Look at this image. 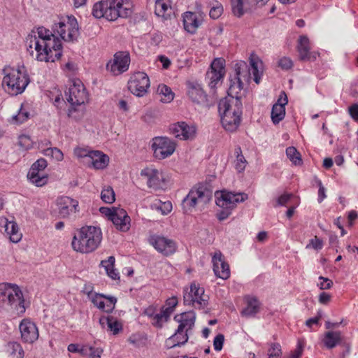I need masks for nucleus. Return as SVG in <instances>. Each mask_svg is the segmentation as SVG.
I'll list each match as a JSON object with an SVG mask.
<instances>
[{
	"instance_id": "obj_1",
	"label": "nucleus",
	"mask_w": 358,
	"mask_h": 358,
	"mask_svg": "<svg viewBox=\"0 0 358 358\" xmlns=\"http://www.w3.org/2000/svg\"><path fill=\"white\" fill-rule=\"evenodd\" d=\"M79 27L74 16H67L66 19L56 22L52 31L43 27L31 31L26 38L27 50L40 62H54L62 56V43L56 36L64 41L74 42L79 36Z\"/></svg>"
},
{
	"instance_id": "obj_2",
	"label": "nucleus",
	"mask_w": 358,
	"mask_h": 358,
	"mask_svg": "<svg viewBox=\"0 0 358 358\" xmlns=\"http://www.w3.org/2000/svg\"><path fill=\"white\" fill-rule=\"evenodd\" d=\"M234 88V85H230L228 96L222 99L218 103L222 124L231 132L235 131L239 127L242 114V102L239 96L233 95Z\"/></svg>"
},
{
	"instance_id": "obj_3",
	"label": "nucleus",
	"mask_w": 358,
	"mask_h": 358,
	"mask_svg": "<svg viewBox=\"0 0 358 358\" xmlns=\"http://www.w3.org/2000/svg\"><path fill=\"white\" fill-rule=\"evenodd\" d=\"M25 310L24 299L20 287L15 284H0V313L20 317Z\"/></svg>"
},
{
	"instance_id": "obj_4",
	"label": "nucleus",
	"mask_w": 358,
	"mask_h": 358,
	"mask_svg": "<svg viewBox=\"0 0 358 358\" xmlns=\"http://www.w3.org/2000/svg\"><path fill=\"white\" fill-rule=\"evenodd\" d=\"M102 240L100 228L94 226H85L74 235L71 245L73 249L80 253H90L94 251Z\"/></svg>"
},
{
	"instance_id": "obj_5",
	"label": "nucleus",
	"mask_w": 358,
	"mask_h": 358,
	"mask_svg": "<svg viewBox=\"0 0 358 358\" xmlns=\"http://www.w3.org/2000/svg\"><path fill=\"white\" fill-rule=\"evenodd\" d=\"M131 10L124 6L123 0H103L96 3L92 8V15L99 19L105 17L114 21L118 17L126 18L131 15Z\"/></svg>"
},
{
	"instance_id": "obj_6",
	"label": "nucleus",
	"mask_w": 358,
	"mask_h": 358,
	"mask_svg": "<svg viewBox=\"0 0 358 358\" xmlns=\"http://www.w3.org/2000/svg\"><path fill=\"white\" fill-rule=\"evenodd\" d=\"M4 76L2 85L11 95L22 93L29 83V78L25 71L19 69L6 67L3 70Z\"/></svg>"
},
{
	"instance_id": "obj_7",
	"label": "nucleus",
	"mask_w": 358,
	"mask_h": 358,
	"mask_svg": "<svg viewBox=\"0 0 358 358\" xmlns=\"http://www.w3.org/2000/svg\"><path fill=\"white\" fill-rule=\"evenodd\" d=\"M212 196V191L206 185L200 184L195 185L182 200L183 208L187 211L195 208L197 205H205L210 201Z\"/></svg>"
},
{
	"instance_id": "obj_8",
	"label": "nucleus",
	"mask_w": 358,
	"mask_h": 358,
	"mask_svg": "<svg viewBox=\"0 0 358 358\" xmlns=\"http://www.w3.org/2000/svg\"><path fill=\"white\" fill-rule=\"evenodd\" d=\"M206 296L204 295L203 287L193 283L189 290H184L183 300L185 305L192 306L196 308H203L207 306Z\"/></svg>"
},
{
	"instance_id": "obj_9",
	"label": "nucleus",
	"mask_w": 358,
	"mask_h": 358,
	"mask_svg": "<svg viewBox=\"0 0 358 358\" xmlns=\"http://www.w3.org/2000/svg\"><path fill=\"white\" fill-rule=\"evenodd\" d=\"M130 55L127 51H119L106 64V69L113 76H119L128 71L130 64Z\"/></svg>"
},
{
	"instance_id": "obj_10",
	"label": "nucleus",
	"mask_w": 358,
	"mask_h": 358,
	"mask_svg": "<svg viewBox=\"0 0 358 358\" xmlns=\"http://www.w3.org/2000/svg\"><path fill=\"white\" fill-rule=\"evenodd\" d=\"M152 148L156 159H164L172 155L176 150V143L167 137L158 136L153 138Z\"/></svg>"
},
{
	"instance_id": "obj_11",
	"label": "nucleus",
	"mask_w": 358,
	"mask_h": 358,
	"mask_svg": "<svg viewBox=\"0 0 358 358\" xmlns=\"http://www.w3.org/2000/svg\"><path fill=\"white\" fill-rule=\"evenodd\" d=\"M150 86L149 77L144 72H136L128 81V89L134 95L143 96Z\"/></svg>"
},
{
	"instance_id": "obj_12",
	"label": "nucleus",
	"mask_w": 358,
	"mask_h": 358,
	"mask_svg": "<svg viewBox=\"0 0 358 358\" xmlns=\"http://www.w3.org/2000/svg\"><path fill=\"white\" fill-rule=\"evenodd\" d=\"M67 101L71 106H82L87 100V93L85 88L80 80L72 81V85L65 92Z\"/></svg>"
},
{
	"instance_id": "obj_13",
	"label": "nucleus",
	"mask_w": 358,
	"mask_h": 358,
	"mask_svg": "<svg viewBox=\"0 0 358 358\" xmlns=\"http://www.w3.org/2000/svg\"><path fill=\"white\" fill-rule=\"evenodd\" d=\"M216 204L223 208L233 210L238 203L243 202L248 196L244 193H233L227 191H222L216 195Z\"/></svg>"
},
{
	"instance_id": "obj_14",
	"label": "nucleus",
	"mask_w": 358,
	"mask_h": 358,
	"mask_svg": "<svg viewBox=\"0 0 358 358\" xmlns=\"http://www.w3.org/2000/svg\"><path fill=\"white\" fill-rule=\"evenodd\" d=\"M141 176L147 180V185L149 188L159 190L166 187L164 173L156 169L146 167L141 171Z\"/></svg>"
},
{
	"instance_id": "obj_15",
	"label": "nucleus",
	"mask_w": 358,
	"mask_h": 358,
	"mask_svg": "<svg viewBox=\"0 0 358 358\" xmlns=\"http://www.w3.org/2000/svg\"><path fill=\"white\" fill-rule=\"evenodd\" d=\"M149 243L164 256L172 255L177 250L176 243L165 236L153 235L150 236Z\"/></svg>"
},
{
	"instance_id": "obj_16",
	"label": "nucleus",
	"mask_w": 358,
	"mask_h": 358,
	"mask_svg": "<svg viewBox=\"0 0 358 358\" xmlns=\"http://www.w3.org/2000/svg\"><path fill=\"white\" fill-rule=\"evenodd\" d=\"M224 60L217 58L213 61L210 69L206 73V78L209 80L208 85L215 88L224 75Z\"/></svg>"
},
{
	"instance_id": "obj_17",
	"label": "nucleus",
	"mask_w": 358,
	"mask_h": 358,
	"mask_svg": "<svg viewBox=\"0 0 358 358\" xmlns=\"http://www.w3.org/2000/svg\"><path fill=\"white\" fill-rule=\"evenodd\" d=\"M21 338L24 343H33L39 336L38 329L36 324L30 319H23L19 325Z\"/></svg>"
},
{
	"instance_id": "obj_18",
	"label": "nucleus",
	"mask_w": 358,
	"mask_h": 358,
	"mask_svg": "<svg viewBox=\"0 0 358 358\" xmlns=\"http://www.w3.org/2000/svg\"><path fill=\"white\" fill-rule=\"evenodd\" d=\"M59 216L61 218H68L78 211V202L69 196L59 197L56 201Z\"/></svg>"
},
{
	"instance_id": "obj_19",
	"label": "nucleus",
	"mask_w": 358,
	"mask_h": 358,
	"mask_svg": "<svg viewBox=\"0 0 358 358\" xmlns=\"http://www.w3.org/2000/svg\"><path fill=\"white\" fill-rule=\"evenodd\" d=\"M87 296L96 307L107 313L111 312L114 309L117 302V299L114 296H106L92 292H89Z\"/></svg>"
},
{
	"instance_id": "obj_20",
	"label": "nucleus",
	"mask_w": 358,
	"mask_h": 358,
	"mask_svg": "<svg viewBox=\"0 0 358 358\" xmlns=\"http://www.w3.org/2000/svg\"><path fill=\"white\" fill-rule=\"evenodd\" d=\"M170 130L176 138L185 141L192 139L196 134L195 127L185 122H179L173 124Z\"/></svg>"
},
{
	"instance_id": "obj_21",
	"label": "nucleus",
	"mask_w": 358,
	"mask_h": 358,
	"mask_svg": "<svg viewBox=\"0 0 358 358\" xmlns=\"http://www.w3.org/2000/svg\"><path fill=\"white\" fill-rule=\"evenodd\" d=\"M212 262L215 275L223 280L228 279L230 276L229 266L224 260L221 252H215L213 257Z\"/></svg>"
},
{
	"instance_id": "obj_22",
	"label": "nucleus",
	"mask_w": 358,
	"mask_h": 358,
	"mask_svg": "<svg viewBox=\"0 0 358 358\" xmlns=\"http://www.w3.org/2000/svg\"><path fill=\"white\" fill-rule=\"evenodd\" d=\"M110 221L115 228L120 231L127 232L130 229L131 218L123 208H118L115 213V215L111 217Z\"/></svg>"
},
{
	"instance_id": "obj_23",
	"label": "nucleus",
	"mask_w": 358,
	"mask_h": 358,
	"mask_svg": "<svg viewBox=\"0 0 358 358\" xmlns=\"http://www.w3.org/2000/svg\"><path fill=\"white\" fill-rule=\"evenodd\" d=\"M174 320L179 323L178 332L184 330L189 332L195 324L196 314L194 311H187L174 317Z\"/></svg>"
},
{
	"instance_id": "obj_24",
	"label": "nucleus",
	"mask_w": 358,
	"mask_h": 358,
	"mask_svg": "<svg viewBox=\"0 0 358 358\" xmlns=\"http://www.w3.org/2000/svg\"><path fill=\"white\" fill-rule=\"evenodd\" d=\"M297 50L300 60L310 61L316 59L317 54L311 53L310 51V41L308 37L305 36H300L298 42Z\"/></svg>"
},
{
	"instance_id": "obj_25",
	"label": "nucleus",
	"mask_w": 358,
	"mask_h": 358,
	"mask_svg": "<svg viewBox=\"0 0 358 358\" xmlns=\"http://www.w3.org/2000/svg\"><path fill=\"white\" fill-rule=\"evenodd\" d=\"M287 103V98L285 94V97L282 99L280 97L273 107L271 110V120L273 124H278L281 120H283L285 115V106Z\"/></svg>"
},
{
	"instance_id": "obj_26",
	"label": "nucleus",
	"mask_w": 358,
	"mask_h": 358,
	"mask_svg": "<svg viewBox=\"0 0 358 358\" xmlns=\"http://www.w3.org/2000/svg\"><path fill=\"white\" fill-rule=\"evenodd\" d=\"M188 96L189 99L196 104L201 106L208 105L207 96L199 85L189 87Z\"/></svg>"
},
{
	"instance_id": "obj_27",
	"label": "nucleus",
	"mask_w": 358,
	"mask_h": 358,
	"mask_svg": "<svg viewBox=\"0 0 358 358\" xmlns=\"http://www.w3.org/2000/svg\"><path fill=\"white\" fill-rule=\"evenodd\" d=\"M89 163L96 169H103L109 162L108 157L100 151H91L89 153Z\"/></svg>"
},
{
	"instance_id": "obj_28",
	"label": "nucleus",
	"mask_w": 358,
	"mask_h": 358,
	"mask_svg": "<svg viewBox=\"0 0 358 358\" xmlns=\"http://www.w3.org/2000/svg\"><path fill=\"white\" fill-rule=\"evenodd\" d=\"M343 341V336L339 331H329L324 333L322 343L327 349H333L340 345Z\"/></svg>"
},
{
	"instance_id": "obj_29",
	"label": "nucleus",
	"mask_w": 358,
	"mask_h": 358,
	"mask_svg": "<svg viewBox=\"0 0 358 358\" xmlns=\"http://www.w3.org/2000/svg\"><path fill=\"white\" fill-rule=\"evenodd\" d=\"M189 339L188 332L184 330L178 332V329L176 330L174 334L170 336L166 341V346L168 348H173L177 346L185 345Z\"/></svg>"
},
{
	"instance_id": "obj_30",
	"label": "nucleus",
	"mask_w": 358,
	"mask_h": 358,
	"mask_svg": "<svg viewBox=\"0 0 358 358\" xmlns=\"http://www.w3.org/2000/svg\"><path fill=\"white\" fill-rule=\"evenodd\" d=\"M183 25L185 29L190 33H196L200 25V22L196 13L192 12H186L183 15Z\"/></svg>"
},
{
	"instance_id": "obj_31",
	"label": "nucleus",
	"mask_w": 358,
	"mask_h": 358,
	"mask_svg": "<svg viewBox=\"0 0 358 358\" xmlns=\"http://www.w3.org/2000/svg\"><path fill=\"white\" fill-rule=\"evenodd\" d=\"M5 231L11 242L17 243L21 241L22 234L15 222L7 221L5 225Z\"/></svg>"
},
{
	"instance_id": "obj_32",
	"label": "nucleus",
	"mask_w": 358,
	"mask_h": 358,
	"mask_svg": "<svg viewBox=\"0 0 358 358\" xmlns=\"http://www.w3.org/2000/svg\"><path fill=\"white\" fill-rule=\"evenodd\" d=\"M234 70L236 72V78L237 80L236 83H234L230 85H234V91L236 90H241L242 88L243 83L241 82V77L247 76L248 66L245 62L241 61L236 63L234 66Z\"/></svg>"
},
{
	"instance_id": "obj_33",
	"label": "nucleus",
	"mask_w": 358,
	"mask_h": 358,
	"mask_svg": "<svg viewBox=\"0 0 358 358\" xmlns=\"http://www.w3.org/2000/svg\"><path fill=\"white\" fill-rule=\"evenodd\" d=\"M171 12V0H156L155 6V13L159 16L167 18Z\"/></svg>"
},
{
	"instance_id": "obj_34",
	"label": "nucleus",
	"mask_w": 358,
	"mask_h": 358,
	"mask_svg": "<svg viewBox=\"0 0 358 358\" xmlns=\"http://www.w3.org/2000/svg\"><path fill=\"white\" fill-rule=\"evenodd\" d=\"M115 259L110 256L106 260H102L101 265L104 267L107 275L113 280L120 279L119 273L114 269Z\"/></svg>"
},
{
	"instance_id": "obj_35",
	"label": "nucleus",
	"mask_w": 358,
	"mask_h": 358,
	"mask_svg": "<svg viewBox=\"0 0 358 358\" xmlns=\"http://www.w3.org/2000/svg\"><path fill=\"white\" fill-rule=\"evenodd\" d=\"M159 100L163 103H170L174 99V93L171 89L166 85H159L157 90Z\"/></svg>"
},
{
	"instance_id": "obj_36",
	"label": "nucleus",
	"mask_w": 358,
	"mask_h": 358,
	"mask_svg": "<svg viewBox=\"0 0 358 358\" xmlns=\"http://www.w3.org/2000/svg\"><path fill=\"white\" fill-rule=\"evenodd\" d=\"M259 311V302L255 298L248 299L247 306L242 310L241 315L253 317Z\"/></svg>"
},
{
	"instance_id": "obj_37",
	"label": "nucleus",
	"mask_w": 358,
	"mask_h": 358,
	"mask_svg": "<svg viewBox=\"0 0 358 358\" xmlns=\"http://www.w3.org/2000/svg\"><path fill=\"white\" fill-rule=\"evenodd\" d=\"M250 62L251 66V71L254 76V80L257 84H259L261 75L262 74V71L259 69L260 66H262V62L257 57L251 56L250 58Z\"/></svg>"
},
{
	"instance_id": "obj_38",
	"label": "nucleus",
	"mask_w": 358,
	"mask_h": 358,
	"mask_svg": "<svg viewBox=\"0 0 358 358\" xmlns=\"http://www.w3.org/2000/svg\"><path fill=\"white\" fill-rule=\"evenodd\" d=\"M27 178L31 182L37 187H42L48 182L47 175L41 172L28 173Z\"/></svg>"
},
{
	"instance_id": "obj_39",
	"label": "nucleus",
	"mask_w": 358,
	"mask_h": 358,
	"mask_svg": "<svg viewBox=\"0 0 358 358\" xmlns=\"http://www.w3.org/2000/svg\"><path fill=\"white\" fill-rule=\"evenodd\" d=\"M8 351L12 358H23L24 355L22 345L17 342H10L7 344Z\"/></svg>"
},
{
	"instance_id": "obj_40",
	"label": "nucleus",
	"mask_w": 358,
	"mask_h": 358,
	"mask_svg": "<svg viewBox=\"0 0 358 358\" xmlns=\"http://www.w3.org/2000/svg\"><path fill=\"white\" fill-rule=\"evenodd\" d=\"M231 9L234 15L238 17L248 11L243 0H231Z\"/></svg>"
},
{
	"instance_id": "obj_41",
	"label": "nucleus",
	"mask_w": 358,
	"mask_h": 358,
	"mask_svg": "<svg viewBox=\"0 0 358 358\" xmlns=\"http://www.w3.org/2000/svg\"><path fill=\"white\" fill-rule=\"evenodd\" d=\"M101 200L106 203H112L115 201V192L112 187H103L101 192Z\"/></svg>"
},
{
	"instance_id": "obj_42",
	"label": "nucleus",
	"mask_w": 358,
	"mask_h": 358,
	"mask_svg": "<svg viewBox=\"0 0 358 358\" xmlns=\"http://www.w3.org/2000/svg\"><path fill=\"white\" fill-rule=\"evenodd\" d=\"M81 106H71L68 110V117L74 121L80 120L84 116V110Z\"/></svg>"
},
{
	"instance_id": "obj_43",
	"label": "nucleus",
	"mask_w": 358,
	"mask_h": 358,
	"mask_svg": "<svg viewBox=\"0 0 358 358\" xmlns=\"http://www.w3.org/2000/svg\"><path fill=\"white\" fill-rule=\"evenodd\" d=\"M235 154L236 155V159L235 161L236 169L238 172H241L245 169L247 161L242 155V151L240 147L235 149Z\"/></svg>"
},
{
	"instance_id": "obj_44",
	"label": "nucleus",
	"mask_w": 358,
	"mask_h": 358,
	"mask_svg": "<svg viewBox=\"0 0 358 358\" xmlns=\"http://www.w3.org/2000/svg\"><path fill=\"white\" fill-rule=\"evenodd\" d=\"M29 117V112L28 109L25 108V106L22 103L17 115L13 116V120L15 122L21 124L28 120Z\"/></svg>"
},
{
	"instance_id": "obj_45",
	"label": "nucleus",
	"mask_w": 358,
	"mask_h": 358,
	"mask_svg": "<svg viewBox=\"0 0 358 358\" xmlns=\"http://www.w3.org/2000/svg\"><path fill=\"white\" fill-rule=\"evenodd\" d=\"M286 155L295 165H299L302 163L301 155L294 147L287 148L286 149Z\"/></svg>"
},
{
	"instance_id": "obj_46",
	"label": "nucleus",
	"mask_w": 358,
	"mask_h": 358,
	"mask_svg": "<svg viewBox=\"0 0 358 358\" xmlns=\"http://www.w3.org/2000/svg\"><path fill=\"white\" fill-rule=\"evenodd\" d=\"M44 155L45 156L51 157L57 162H61L64 159V154L57 148H48L44 150Z\"/></svg>"
},
{
	"instance_id": "obj_47",
	"label": "nucleus",
	"mask_w": 358,
	"mask_h": 358,
	"mask_svg": "<svg viewBox=\"0 0 358 358\" xmlns=\"http://www.w3.org/2000/svg\"><path fill=\"white\" fill-rule=\"evenodd\" d=\"M282 355L281 346L278 343L271 344L268 350V358H280Z\"/></svg>"
},
{
	"instance_id": "obj_48",
	"label": "nucleus",
	"mask_w": 358,
	"mask_h": 358,
	"mask_svg": "<svg viewBox=\"0 0 358 358\" xmlns=\"http://www.w3.org/2000/svg\"><path fill=\"white\" fill-rule=\"evenodd\" d=\"M47 165L48 164L45 159H39L32 164L28 173L41 172L46 168Z\"/></svg>"
},
{
	"instance_id": "obj_49",
	"label": "nucleus",
	"mask_w": 358,
	"mask_h": 358,
	"mask_svg": "<svg viewBox=\"0 0 358 358\" xmlns=\"http://www.w3.org/2000/svg\"><path fill=\"white\" fill-rule=\"evenodd\" d=\"M294 196V195L291 193H285L280 196L275 201V203L273 205L274 207H278L279 206H286L287 202Z\"/></svg>"
},
{
	"instance_id": "obj_50",
	"label": "nucleus",
	"mask_w": 358,
	"mask_h": 358,
	"mask_svg": "<svg viewBox=\"0 0 358 358\" xmlns=\"http://www.w3.org/2000/svg\"><path fill=\"white\" fill-rule=\"evenodd\" d=\"M323 247V241L317 236H315L314 238L310 240L309 243L306 245V248H313L316 250H321Z\"/></svg>"
},
{
	"instance_id": "obj_51",
	"label": "nucleus",
	"mask_w": 358,
	"mask_h": 358,
	"mask_svg": "<svg viewBox=\"0 0 358 358\" xmlns=\"http://www.w3.org/2000/svg\"><path fill=\"white\" fill-rule=\"evenodd\" d=\"M111 326H109L108 330L113 332V334H118L122 328V324L119 322L115 317H112Z\"/></svg>"
},
{
	"instance_id": "obj_52",
	"label": "nucleus",
	"mask_w": 358,
	"mask_h": 358,
	"mask_svg": "<svg viewBox=\"0 0 358 358\" xmlns=\"http://www.w3.org/2000/svg\"><path fill=\"white\" fill-rule=\"evenodd\" d=\"M278 66L283 70H289L293 66V62L290 58L284 57L278 61Z\"/></svg>"
},
{
	"instance_id": "obj_53",
	"label": "nucleus",
	"mask_w": 358,
	"mask_h": 358,
	"mask_svg": "<svg viewBox=\"0 0 358 358\" xmlns=\"http://www.w3.org/2000/svg\"><path fill=\"white\" fill-rule=\"evenodd\" d=\"M224 341V336L223 334H219L217 335L213 341L214 349L216 351H220L222 349Z\"/></svg>"
},
{
	"instance_id": "obj_54",
	"label": "nucleus",
	"mask_w": 358,
	"mask_h": 358,
	"mask_svg": "<svg viewBox=\"0 0 358 358\" xmlns=\"http://www.w3.org/2000/svg\"><path fill=\"white\" fill-rule=\"evenodd\" d=\"M319 280H322L319 285L320 289H330L333 285L332 280L327 278L320 276Z\"/></svg>"
},
{
	"instance_id": "obj_55",
	"label": "nucleus",
	"mask_w": 358,
	"mask_h": 358,
	"mask_svg": "<svg viewBox=\"0 0 358 358\" xmlns=\"http://www.w3.org/2000/svg\"><path fill=\"white\" fill-rule=\"evenodd\" d=\"M119 208H115V207H113V208H108V207H101L100 208V212L104 215H106L108 220H111V217H113V215H115V213L116 212V210L118 209Z\"/></svg>"
},
{
	"instance_id": "obj_56",
	"label": "nucleus",
	"mask_w": 358,
	"mask_h": 358,
	"mask_svg": "<svg viewBox=\"0 0 358 358\" xmlns=\"http://www.w3.org/2000/svg\"><path fill=\"white\" fill-rule=\"evenodd\" d=\"M222 6H214L210 10L209 15L213 19H217L222 15Z\"/></svg>"
},
{
	"instance_id": "obj_57",
	"label": "nucleus",
	"mask_w": 358,
	"mask_h": 358,
	"mask_svg": "<svg viewBox=\"0 0 358 358\" xmlns=\"http://www.w3.org/2000/svg\"><path fill=\"white\" fill-rule=\"evenodd\" d=\"M102 353V348L90 347L88 357L90 358H101Z\"/></svg>"
},
{
	"instance_id": "obj_58",
	"label": "nucleus",
	"mask_w": 358,
	"mask_h": 358,
	"mask_svg": "<svg viewBox=\"0 0 358 358\" xmlns=\"http://www.w3.org/2000/svg\"><path fill=\"white\" fill-rule=\"evenodd\" d=\"M158 209L163 215H167L172 210V203L170 201L164 202L158 207Z\"/></svg>"
},
{
	"instance_id": "obj_59",
	"label": "nucleus",
	"mask_w": 358,
	"mask_h": 358,
	"mask_svg": "<svg viewBox=\"0 0 358 358\" xmlns=\"http://www.w3.org/2000/svg\"><path fill=\"white\" fill-rule=\"evenodd\" d=\"M348 110L352 118L355 121H358V103L352 104Z\"/></svg>"
},
{
	"instance_id": "obj_60",
	"label": "nucleus",
	"mask_w": 358,
	"mask_h": 358,
	"mask_svg": "<svg viewBox=\"0 0 358 358\" xmlns=\"http://www.w3.org/2000/svg\"><path fill=\"white\" fill-rule=\"evenodd\" d=\"M317 183L319 186L318 202L321 203L326 198L325 188L320 180H318Z\"/></svg>"
},
{
	"instance_id": "obj_61",
	"label": "nucleus",
	"mask_w": 358,
	"mask_h": 358,
	"mask_svg": "<svg viewBox=\"0 0 358 358\" xmlns=\"http://www.w3.org/2000/svg\"><path fill=\"white\" fill-rule=\"evenodd\" d=\"M112 317L113 316H103L101 317H100L99 319V323L101 324V326L103 327V328H108L109 326H111V320H112Z\"/></svg>"
},
{
	"instance_id": "obj_62",
	"label": "nucleus",
	"mask_w": 358,
	"mask_h": 358,
	"mask_svg": "<svg viewBox=\"0 0 358 358\" xmlns=\"http://www.w3.org/2000/svg\"><path fill=\"white\" fill-rule=\"evenodd\" d=\"M89 153H90V152L87 151L85 149H82V148H76L74 150V155L78 158H83V157L89 158Z\"/></svg>"
},
{
	"instance_id": "obj_63",
	"label": "nucleus",
	"mask_w": 358,
	"mask_h": 358,
	"mask_svg": "<svg viewBox=\"0 0 358 358\" xmlns=\"http://www.w3.org/2000/svg\"><path fill=\"white\" fill-rule=\"evenodd\" d=\"M178 304V299L175 296H172L169 299H168L166 301V308H170L171 310H173L174 308Z\"/></svg>"
},
{
	"instance_id": "obj_64",
	"label": "nucleus",
	"mask_w": 358,
	"mask_h": 358,
	"mask_svg": "<svg viewBox=\"0 0 358 358\" xmlns=\"http://www.w3.org/2000/svg\"><path fill=\"white\" fill-rule=\"evenodd\" d=\"M330 300L331 295L326 292H322L319 296V302L322 304H327Z\"/></svg>"
}]
</instances>
